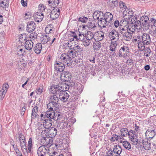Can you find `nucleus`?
Listing matches in <instances>:
<instances>
[{"instance_id": "obj_1", "label": "nucleus", "mask_w": 156, "mask_h": 156, "mask_svg": "<svg viewBox=\"0 0 156 156\" xmlns=\"http://www.w3.org/2000/svg\"><path fill=\"white\" fill-rule=\"evenodd\" d=\"M146 136L148 138H152L156 135V127L151 126L146 132Z\"/></svg>"}, {"instance_id": "obj_2", "label": "nucleus", "mask_w": 156, "mask_h": 156, "mask_svg": "<svg viewBox=\"0 0 156 156\" xmlns=\"http://www.w3.org/2000/svg\"><path fill=\"white\" fill-rule=\"evenodd\" d=\"M60 87L58 83L56 85H52L50 89V92L52 94H61L62 93H61V90H60Z\"/></svg>"}, {"instance_id": "obj_3", "label": "nucleus", "mask_w": 156, "mask_h": 156, "mask_svg": "<svg viewBox=\"0 0 156 156\" xmlns=\"http://www.w3.org/2000/svg\"><path fill=\"white\" fill-rule=\"evenodd\" d=\"M129 52V49L128 47L123 46L120 49L119 52V56L120 57H126Z\"/></svg>"}, {"instance_id": "obj_4", "label": "nucleus", "mask_w": 156, "mask_h": 156, "mask_svg": "<svg viewBox=\"0 0 156 156\" xmlns=\"http://www.w3.org/2000/svg\"><path fill=\"white\" fill-rule=\"evenodd\" d=\"M65 66L63 63L60 62L55 61L54 64V68L55 70L59 72H63Z\"/></svg>"}, {"instance_id": "obj_5", "label": "nucleus", "mask_w": 156, "mask_h": 156, "mask_svg": "<svg viewBox=\"0 0 156 156\" xmlns=\"http://www.w3.org/2000/svg\"><path fill=\"white\" fill-rule=\"evenodd\" d=\"M60 14V10L53 9L49 14L50 18L52 20H55L58 18Z\"/></svg>"}, {"instance_id": "obj_6", "label": "nucleus", "mask_w": 156, "mask_h": 156, "mask_svg": "<svg viewBox=\"0 0 156 156\" xmlns=\"http://www.w3.org/2000/svg\"><path fill=\"white\" fill-rule=\"evenodd\" d=\"M61 76L62 78L63 81L66 82L70 81L72 77L71 73L68 71L63 72Z\"/></svg>"}, {"instance_id": "obj_7", "label": "nucleus", "mask_w": 156, "mask_h": 156, "mask_svg": "<svg viewBox=\"0 0 156 156\" xmlns=\"http://www.w3.org/2000/svg\"><path fill=\"white\" fill-rule=\"evenodd\" d=\"M47 152V149L44 145L40 147L37 150V154L38 156H44Z\"/></svg>"}, {"instance_id": "obj_8", "label": "nucleus", "mask_w": 156, "mask_h": 156, "mask_svg": "<svg viewBox=\"0 0 156 156\" xmlns=\"http://www.w3.org/2000/svg\"><path fill=\"white\" fill-rule=\"evenodd\" d=\"M105 15L103 13L99 11H95L93 13V17L94 20H99L102 19L103 17H104Z\"/></svg>"}, {"instance_id": "obj_9", "label": "nucleus", "mask_w": 156, "mask_h": 156, "mask_svg": "<svg viewBox=\"0 0 156 156\" xmlns=\"http://www.w3.org/2000/svg\"><path fill=\"white\" fill-rule=\"evenodd\" d=\"M133 12L132 10L125 9L123 12V15L124 19H127L128 18H130L133 16Z\"/></svg>"}, {"instance_id": "obj_10", "label": "nucleus", "mask_w": 156, "mask_h": 156, "mask_svg": "<svg viewBox=\"0 0 156 156\" xmlns=\"http://www.w3.org/2000/svg\"><path fill=\"white\" fill-rule=\"evenodd\" d=\"M35 24L34 22L32 21L29 22L28 23L27 30V31L30 33L34 31L35 29Z\"/></svg>"}, {"instance_id": "obj_11", "label": "nucleus", "mask_w": 156, "mask_h": 156, "mask_svg": "<svg viewBox=\"0 0 156 156\" xmlns=\"http://www.w3.org/2000/svg\"><path fill=\"white\" fill-rule=\"evenodd\" d=\"M59 86L61 93H67L66 91L68 90L69 89V85L66 83H58Z\"/></svg>"}, {"instance_id": "obj_12", "label": "nucleus", "mask_w": 156, "mask_h": 156, "mask_svg": "<svg viewBox=\"0 0 156 156\" xmlns=\"http://www.w3.org/2000/svg\"><path fill=\"white\" fill-rule=\"evenodd\" d=\"M108 2V9L111 10L118 5L119 1L118 0H109Z\"/></svg>"}, {"instance_id": "obj_13", "label": "nucleus", "mask_w": 156, "mask_h": 156, "mask_svg": "<svg viewBox=\"0 0 156 156\" xmlns=\"http://www.w3.org/2000/svg\"><path fill=\"white\" fill-rule=\"evenodd\" d=\"M143 43L144 44H148L151 42V38L150 35L147 33H144L142 36Z\"/></svg>"}, {"instance_id": "obj_14", "label": "nucleus", "mask_w": 156, "mask_h": 156, "mask_svg": "<svg viewBox=\"0 0 156 156\" xmlns=\"http://www.w3.org/2000/svg\"><path fill=\"white\" fill-rule=\"evenodd\" d=\"M34 20L37 22H41L44 17V15L41 12H37L34 15Z\"/></svg>"}, {"instance_id": "obj_15", "label": "nucleus", "mask_w": 156, "mask_h": 156, "mask_svg": "<svg viewBox=\"0 0 156 156\" xmlns=\"http://www.w3.org/2000/svg\"><path fill=\"white\" fill-rule=\"evenodd\" d=\"M52 119L51 118H47L44 120V122L43 125L44 128L48 129L49 127H50L52 126Z\"/></svg>"}, {"instance_id": "obj_16", "label": "nucleus", "mask_w": 156, "mask_h": 156, "mask_svg": "<svg viewBox=\"0 0 156 156\" xmlns=\"http://www.w3.org/2000/svg\"><path fill=\"white\" fill-rule=\"evenodd\" d=\"M57 133V130L54 127H51L48 131L47 134L50 138L55 137Z\"/></svg>"}, {"instance_id": "obj_17", "label": "nucleus", "mask_w": 156, "mask_h": 156, "mask_svg": "<svg viewBox=\"0 0 156 156\" xmlns=\"http://www.w3.org/2000/svg\"><path fill=\"white\" fill-rule=\"evenodd\" d=\"M106 18L104 16V17L98 21V24L101 27L103 28H105L107 26V21Z\"/></svg>"}, {"instance_id": "obj_18", "label": "nucleus", "mask_w": 156, "mask_h": 156, "mask_svg": "<svg viewBox=\"0 0 156 156\" xmlns=\"http://www.w3.org/2000/svg\"><path fill=\"white\" fill-rule=\"evenodd\" d=\"M123 38L127 41H129L132 37V35L128 31H126L125 32H122Z\"/></svg>"}, {"instance_id": "obj_19", "label": "nucleus", "mask_w": 156, "mask_h": 156, "mask_svg": "<svg viewBox=\"0 0 156 156\" xmlns=\"http://www.w3.org/2000/svg\"><path fill=\"white\" fill-rule=\"evenodd\" d=\"M116 46V44L115 43H114L113 44H112V42H111V44L109 46V56H112L115 54V51Z\"/></svg>"}, {"instance_id": "obj_20", "label": "nucleus", "mask_w": 156, "mask_h": 156, "mask_svg": "<svg viewBox=\"0 0 156 156\" xmlns=\"http://www.w3.org/2000/svg\"><path fill=\"white\" fill-rule=\"evenodd\" d=\"M58 105L55 104L49 101V103L47 104V108L48 110L50 111H56L58 107Z\"/></svg>"}, {"instance_id": "obj_21", "label": "nucleus", "mask_w": 156, "mask_h": 156, "mask_svg": "<svg viewBox=\"0 0 156 156\" xmlns=\"http://www.w3.org/2000/svg\"><path fill=\"white\" fill-rule=\"evenodd\" d=\"M59 99L56 95H54L50 96L49 101L52 103L58 106Z\"/></svg>"}, {"instance_id": "obj_22", "label": "nucleus", "mask_w": 156, "mask_h": 156, "mask_svg": "<svg viewBox=\"0 0 156 156\" xmlns=\"http://www.w3.org/2000/svg\"><path fill=\"white\" fill-rule=\"evenodd\" d=\"M42 48L41 44L40 43H37L34 46L33 49L35 53L39 54L41 51Z\"/></svg>"}, {"instance_id": "obj_23", "label": "nucleus", "mask_w": 156, "mask_h": 156, "mask_svg": "<svg viewBox=\"0 0 156 156\" xmlns=\"http://www.w3.org/2000/svg\"><path fill=\"white\" fill-rule=\"evenodd\" d=\"M33 46V43L31 40L26 41L25 44V48L27 50H30Z\"/></svg>"}, {"instance_id": "obj_24", "label": "nucleus", "mask_w": 156, "mask_h": 156, "mask_svg": "<svg viewBox=\"0 0 156 156\" xmlns=\"http://www.w3.org/2000/svg\"><path fill=\"white\" fill-rule=\"evenodd\" d=\"M69 96V95L67 93L59 94L58 99L64 102H66L67 101Z\"/></svg>"}, {"instance_id": "obj_25", "label": "nucleus", "mask_w": 156, "mask_h": 156, "mask_svg": "<svg viewBox=\"0 0 156 156\" xmlns=\"http://www.w3.org/2000/svg\"><path fill=\"white\" fill-rule=\"evenodd\" d=\"M129 22H130V18L122 20L119 22V26L129 27L128 24H129Z\"/></svg>"}, {"instance_id": "obj_26", "label": "nucleus", "mask_w": 156, "mask_h": 156, "mask_svg": "<svg viewBox=\"0 0 156 156\" xmlns=\"http://www.w3.org/2000/svg\"><path fill=\"white\" fill-rule=\"evenodd\" d=\"M118 34L115 30H112L109 33V37L111 40H114L116 37H118Z\"/></svg>"}, {"instance_id": "obj_27", "label": "nucleus", "mask_w": 156, "mask_h": 156, "mask_svg": "<svg viewBox=\"0 0 156 156\" xmlns=\"http://www.w3.org/2000/svg\"><path fill=\"white\" fill-rule=\"evenodd\" d=\"M97 24H95V21L94 20H92L90 22H89L87 24V27L89 28V30H94L96 27V25Z\"/></svg>"}, {"instance_id": "obj_28", "label": "nucleus", "mask_w": 156, "mask_h": 156, "mask_svg": "<svg viewBox=\"0 0 156 156\" xmlns=\"http://www.w3.org/2000/svg\"><path fill=\"white\" fill-rule=\"evenodd\" d=\"M112 21H113V15L110 12H108V25L110 26H113Z\"/></svg>"}, {"instance_id": "obj_29", "label": "nucleus", "mask_w": 156, "mask_h": 156, "mask_svg": "<svg viewBox=\"0 0 156 156\" xmlns=\"http://www.w3.org/2000/svg\"><path fill=\"white\" fill-rule=\"evenodd\" d=\"M78 37L76 34L72 35V36L77 41L78 40L80 41H83L85 39V36L83 34H81L79 32Z\"/></svg>"}, {"instance_id": "obj_30", "label": "nucleus", "mask_w": 156, "mask_h": 156, "mask_svg": "<svg viewBox=\"0 0 156 156\" xmlns=\"http://www.w3.org/2000/svg\"><path fill=\"white\" fill-rule=\"evenodd\" d=\"M136 135L134 136L131 135H129V138L133 142V144L135 145H137L138 143V140L137 139Z\"/></svg>"}, {"instance_id": "obj_31", "label": "nucleus", "mask_w": 156, "mask_h": 156, "mask_svg": "<svg viewBox=\"0 0 156 156\" xmlns=\"http://www.w3.org/2000/svg\"><path fill=\"white\" fill-rule=\"evenodd\" d=\"M143 145L144 148L147 150L151 149V143L147 141L143 140Z\"/></svg>"}, {"instance_id": "obj_32", "label": "nucleus", "mask_w": 156, "mask_h": 156, "mask_svg": "<svg viewBox=\"0 0 156 156\" xmlns=\"http://www.w3.org/2000/svg\"><path fill=\"white\" fill-rule=\"evenodd\" d=\"M54 111H50V110H48L45 112V115H44V116L47 118L52 119V118L53 117Z\"/></svg>"}, {"instance_id": "obj_33", "label": "nucleus", "mask_w": 156, "mask_h": 156, "mask_svg": "<svg viewBox=\"0 0 156 156\" xmlns=\"http://www.w3.org/2000/svg\"><path fill=\"white\" fill-rule=\"evenodd\" d=\"M122 151V149L119 145H115L113 148V152L115 153L120 154Z\"/></svg>"}, {"instance_id": "obj_34", "label": "nucleus", "mask_w": 156, "mask_h": 156, "mask_svg": "<svg viewBox=\"0 0 156 156\" xmlns=\"http://www.w3.org/2000/svg\"><path fill=\"white\" fill-rule=\"evenodd\" d=\"M48 4L51 7H52L54 6H56L59 4V0H48Z\"/></svg>"}, {"instance_id": "obj_35", "label": "nucleus", "mask_w": 156, "mask_h": 156, "mask_svg": "<svg viewBox=\"0 0 156 156\" xmlns=\"http://www.w3.org/2000/svg\"><path fill=\"white\" fill-rule=\"evenodd\" d=\"M62 117L60 113L56 112H54L53 117L52 118V119L55 120H60Z\"/></svg>"}, {"instance_id": "obj_36", "label": "nucleus", "mask_w": 156, "mask_h": 156, "mask_svg": "<svg viewBox=\"0 0 156 156\" xmlns=\"http://www.w3.org/2000/svg\"><path fill=\"white\" fill-rule=\"evenodd\" d=\"M120 132L122 136H125L127 135L129 136V135H130L129 133L128 129L126 128H123L121 129Z\"/></svg>"}, {"instance_id": "obj_37", "label": "nucleus", "mask_w": 156, "mask_h": 156, "mask_svg": "<svg viewBox=\"0 0 156 156\" xmlns=\"http://www.w3.org/2000/svg\"><path fill=\"white\" fill-rule=\"evenodd\" d=\"M149 19V17L147 16H143L141 18L140 20L141 21V23L144 26L147 23Z\"/></svg>"}, {"instance_id": "obj_38", "label": "nucleus", "mask_w": 156, "mask_h": 156, "mask_svg": "<svg viewBox=\"0 0 156 156\" xmlns=\"http://www.w3.org/2000/svg\"><path fill=\"white\" fill-rule=\"evenodd\" d=\"M69 57V55L67 54L64 53L60 57V58L63 62L65 63L66 62V60H67Z\"/></svg>"}, {"instance_id": "obj_39", "label": "nucleus", "mask_w": 156, "mask_h": 156, "mask_svg": "<svg viewBox=\"0 0 156 156\" xmlns=\"http://www.w3.org/2000/svg\"><path fill=\"white\" fill-rule=\"evenodd\" d=\"M38 108L37 106H35L33 108L32 112V118L34 119L37 117Z\"/></svg>"}, {"instance_id": "obj_40", "label": "nucleus", "mask_w": 156, "mask_h": 156, "mask_svg": "<svg viewBox=\"0 0 156 156\" xmlns=\"http://www.w3.org/2000/svg\"><path fill=\"white\" fill-rule=\"evenodd\" d=\"M142 51H144V54L146 57H149L151 53V49L149 47H146L145 49H143Z\"/></svg>"}, {"instance_id": "obj_41", "label": "nucleus", "mask_w": 156, "mask_h": 156, "mask_svg": "<svg viewBox=\"0 0 156 156\" xmlns=\"http://www.w3.org/2000/svg\"><path fill=\"white\" fill-rule=\"evenodd\" d=\"M93 47L94 49L98 50L101 47V43L99 42H94L93 44Z\"/></svg>"}, {"instance_id": "obj_42", "label": "nucleus", "mask_w": 156, "mask_h": 156, "mask_svg": "<svg viewBox=\"0 0 156 156\" xmlns=\"http://www.w3.org/2000/svg\"><path fill=\"white\" fill-rule=\"evenodd\" d=\"M32 145V139L31 137L30 138L28 144L27 153H29L31 152V146Z\"/></svg>"}, {"instance_id": "obj_43", "label": "nucleus", "mask_w": 156, "mask_h": 156, "mask_svg": "<svg viewBox=\"0 0 156 156\" xmlns=\"http://www.w3.org/2000/svg\"><path fill=\"white\" fill-rule=\"evenodd\" d=\"M67 54L70 57H71V58H73L76 56V52L71 49L69 50Z\"/></svg>"}, {"instance_id": "obj_44", "label": "nucleus", "mask_w": 156, "mask_h": 156, "mask_svg": "<svg viewBox=\"0 0 156 156\" xmlns=\"http://www.w3.org/2000/svg\"><path fill=\"white\" fill-rule=\"evenodd\" d=\"M74 51L76 53H79L80 54V53L82 51V48L79 45H77L73 48Z\"/></svg>"}, {"instance_id": "obj_45", "label": "nucleus", "mask_w": 156, "mask_h": 156, "mask_svg": "<svg viewBox=\"0 0 156 156\" xmlns=\"http://www.w3.org/2000/svg\"><path fill=\"white\" fill-rule=\"evenodd\" d=\"M48 137H43L41 140V143L42 144V145L46 146L47 145V141H48Z\"/></svg>"}, {"instance_id": "obj_46", "label": "nucleus", "mask_w": 156, "mask_h": 156, "mask_svg": "<svg viewBox=\"0 0 156 156\" xmlns=\"http://www.w3.org/2000/svg\"><path fill=\"white\" fill-rule=\"evenodd\" d=\"M123 145L124 147L128 150H129L131 148L130 144L126 141H125L123 142Z\"/></svg>"}, {"instance_id": "obj_47", "label": "nucleus", "mask_w": 156, "mask_h": 156, "mask_svg": "<svg viewBox=\"0 0 156 156\" xmlns=\"http://www.w3.org/2000/svg\"><path fill=\"white\" fill-rule=\"evenodd\" d=\"M50 41V38L49 36L45 35L44 36L43 39L42 40V42L43 44H46Z\"/></svg>"}, {"instance_id": "obj_48", "label": "nucleus", "mask_w": 156, "mask_h": 156, "mask_svg": "<svg viewBox=\"0 0 156 156\" xmlns=\"http://www.w3.org/2000/svg\"><path fill=\"white\" fill-rule=\"evenodd\" d=\"M86 37V38L91 40L94 37L93 33L90 31H88Z\"/></svg>"}, {"instance_id": "obj_49", "label": "nucleus", "mask_w": 156, "mask_h": 156, "mask_svg": "<svg viewBox=\"0 0 156 156\" xmlns=\"http://www.w3.org/2000/svg\"><path fill=\"white\" fill-rule=\"evenodd\" d=\"M20 145L21 147V149L22 151H23V149L25 150V151L27 152V146L26 145V142H20Z\"/></svg>"}, {"instance_id": "obj_50", "label": "nucleus", "mask_w": 156, "mask_h": 156, "mask_svg": "<svg viewBox=\"0 0 156 156\" xmlns=\"http://www.w3.org/2000/svg\"><path fill=\"white\" fill-rule=\"evenodd\" d=\"M129 27L119 26L120 29L119 30V33L121 34L122 32H125L128 30V28Z\"/></svg>"}, {"instance_id": "obj_51", "label": "nucleus", "mask_w": 156, "mask_h": 156, "mask_svg": "<svg viewBox=\"0 0 156 156\" xmlns=\"http://www.w3.org/2000/svg\"><path fill=\"white\" fill-rule=\"evenodd\" d=\"M88 20V19L85 16H82L78 19V21H80L83 23H86L87 22Z\"/></svg>"}, {"instance_id": "obj_52", "label": "nucleus", "mask_w": 156, "mask_h": 156, "mask_svg": "<svg viewBox=\"0 0 156 156\" xmlns=\"http://www.w3.org/2000/svg\"><path fill=\"white\" fill-rule=\"evenodd\" d=\"M119 7L122 10L124 9H126L127 8V6L126 5L125 3L122 1H120L119 2Z\"/></svg>"}, {"instance_id": "obj_53", "label": "nucleus", "mask_w": 156, "mask_h": 156, "mask_svg": "<svg viewBox=\"0 0 156 156\" xmlns=\"http://www.w3.org/2000/svg\"><path fill=\"white\" fill-rule=\"evenodd\" d=\"M53 140L51 138H50L48 137V141H47L48 145H47V147H50L51 145H54L55 144H53Z\"/></svg>"}, {"instance_id": "obj_54", "label": "nucleus", "mask_w": 156, "mask_h": 156, "mask_svg": "<svg viewBox=\"0 0 156 156\" xmlns=\"http://www.w3.org/2000/svg\"><path fill=\"white\" fill-rule=\"evenodd\" d=\"M18 134L19 139L20 142H21L22 141H23V142H26V140L25 139V138L24 135L21 133Z\"/></svg>"}, {"instance_id": "obj_55", "label": "nucleus", "mask_w": 156, "mask_h": 156, "mask_svg": "<svg viewBox=\"0 0 156 156\" xmlns=\"http://www.w3.org/2000/svg\"><path fill=\"white\" fill-rule=\"evenodd\" d=\"M90 40H89L87 38H86V39H85L83 41V44L85 46H87L90 44Z\"/></svg>"}, {"instance_id": "obj_56", "label": "nucleus", "mask_w": 156, "mask_h": 156, "mask_svg": "<svg viewBox=\"0 0 156 156\" xmlns=\"http://www.w3.org/2000/svg\"><path fill=\"white\" fill-rule=\"evenodd\" d=\"M26 35L25 34H22L20 36L19 39L20 41H21V42H23V41H25V40H26Z\"/></svg>"}, {"instance_id": "obj_57", "label": "nucleus", "mask_w": 156, "mask_h": 156, "mask_svg": "<svg viewBox=\"0 0 156 156\" xmlns=\"http://www.w3.org/2000/svg\"><path fill=\"white\" fill-rule=\"evenodd\" d=\"M72 62L73 61L71 59V57H69V58L66 60V62H65V63L66 64L67 66H69L72 65Z\"/></svg>"}, {"instance_id": "obj_58", "label": "nucleus", "mask_w": 156, "mask_h": 156, "mask_svg": "<svg viewBox=\"0 0 156 156\" xmlns=\"http://www.w3.org/2000/svg\"><path fill=\"white\" fill-rule=\"evenodd\" d=\"M1 3L3 4L5 3L4 8H7L9 6V3L8 0H2Z\"/></svg>"}, {"instance_id": "obj_59", "label": "nucleus", "mask_w": 156, "mask_h": 156, "mask_svg": "<svg viewBox=\"0 0 156 156\" xmlns=\"http://www.w3.org/2000/svg\"><path fill=\"white\" fill-rule=\"evenodd\" d=\"M37 37L36 33H35V32L32 33L30 34V38H31L32 39H33L34 40V39L37 38Z\"/></svg>"}, {"instance_id": "obj_60", "label": "nucleus", "mask_w": 156, "mask_h": 156, "mask_svg": "<svg viewBox=\"0 0 156 156\" xmlns=\"http://www.w3.org/2000/svg\"><path fill=\"white\" fill-rule=\"evenodd\" d=\"M48 152L49 156H55L58 154L57 152L53 151H51L50 150H49Z\"/></svg>"}, {"instance_id": "obj_61", "label": "nucleus", "mask_w": 156, "mask_h": 156, "mask_svg": "<svg viewBox=\"0 0 156 156\" xmlns=\"http://www.w3.org/2000/svg\"><path fill=\"white\" fill-rule=\"evenodd\" d=\"M153 146L152 148L154 149L156 148V136L153 139V141L152 142Z\"/></svg>"}, {"instance_id": "obj_62", "label": "nucleus", "mask_w": 156, "mask_h": 156, "mask_svg": "<svg viewBox=\"0 0 156 156\" xmlns=\"http://www.w3.org/2000/svg\"><path fill=\"white\" fill-rule=\"evenodd\" d=\"M43 89L40 87L38 88L36 90V92L37 94L40 95L43 92Z\"/></svg>"}, {"instance_id": "obj_63", "label": "nucleus", "mask_w": 156, "mask_h": 156, "mask_svg": "<svg viewBox=\"0 0 156 156\" xmlns=\"http://www.w3.org/2000/svg\"><path fill=\"white\" fill-rule=\"evenodd\" d=\"M150 33L151 35L156 37V28L152 31H150Z\"/></svg>"}, {"instance_id": "obj_64", "label": "nucleus", "mask_w": 156, "mask_h": 156, "mask_svg": "<svg viewBox=\"0 0 156 156\" xmlns=\"http://www.w3.org/2000/svg\"><path fill=\"white\" fill-rule=\"evenodd\" d=\"M135 18L136 17L135 16H133V17L130 18V22H129V23L132 24L135 23L136 21Z\"/></svg>"}]
</instances>
